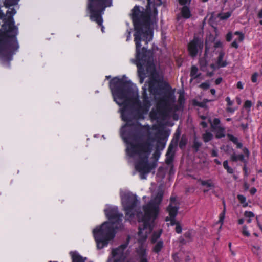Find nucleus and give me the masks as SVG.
I'll return each instance as SVG.
<instances>
[{"label": "nucleus", "instance_id": "nucleus-1", "mask_svg": "<svg viewBox=\"0 0 262 262\" xmlns=\"http://www.w3.org/2000/svg\"><path fill=\"white\" fill-rule=\"evenodd\" d=\"M147 4L144 11H140V7L136 5L132 10V18L135 28L134 34L136 44V66L140 84L144 82L146 77L144 66L147 65V71L149 68L154 70V66L150 63V57L147 55V48H141V41L147 45L152 39L153 30L150 28L152 9L151 7V0H147Z\"/></svg>", "mask_w": 262, "mask_h": 262}, {"label": "nucleus", "instance_id": "nucleus-2", "mask_svg": "<svg viewBox=\"0 0 262 262\" xmlns=\"http://www.w3.org/2000/svg\"><path fill=\"white\" fill-rule=\"evenodd\" d=\"M16 13L13 8L7 11V21L0 29V60L3 63L9 64L19 48L17 38L18 28L15 25L13 18Z\"/></svg>", "mask_w": 262, "mask_h": 262}, {"label": "nucleus", "instance_id": "nucleus-3", "mask_svg": "<svg viewBox=\"0 0 262 262\" xmlns=\"http://www.w3.org/2000/svg\"><path fill=\"white\" fill-rule=\"evenodd\" d=\"M131 82L125 81L117 77H114L110 81L109 87L112 92L114 101L117 102V99L127 101V105L130 104V107L136 113V117L140 119H144L146 115V111H143L142 102L138 95L129 98L132 93Z\"/></svg>", "mask_w": 262, "mask_h": 262}, {"label": "nucleus", "instance_id": "nucleus-4", "mask_svg": "<svg viewBox=\"0 0 262 262\" xmlns=\"http://www.w3.org/2000/svg\"><path fill=\"white\" fill-rule=\"evenodd\" d=\"M105 214L110 222H105L93 230L97 247L101 249L107 246L108 242L115 236L114 225L122 222L123 214L118 212L117 207H110L104 210Z\"/></svg>", "mask_w": 262, "mask_h": 262}, {"label": "nucleus", "instance_id": "nucleus-5", "mask_svg": "<svg viewBox=\"0 0 262 262\" xmlns=\"http://www.w3.org/2000/svg\"><path fill=\"white\" fill-rule=\"evenodd\" d=\"M163 197V192H158L153 201H150L143 206L144 213L140 212L137 214L139 223L138 234L143 241L147 239L148 235L153 230L152 223L158 217L159 211V205L162 202Z\"/></svg>", "mask_w": 262, "mask_h": 262}, {"label": "nucleus", "instance_id": "nucleus-6", "mask_svg": "<svg viewBox=\"0 0 262 262\" xmlns=\"http://www.w3.org/2000/svg\"><path fill=\"white\" fill-rule=\"evenodd\" d=\"M111 5V2L110 0H88L87 10L90 13V19L101 26L103 32L104 27L102 25V15L105 8Z\"/></svg>", "mask_w": 262, "mask_h": 262}, {"label": "nucleus", "instance_id": "nucleus-7", "mask_svg": "<svg viewBox=\"0 0 262 262\" xmlns=\"http://www.w3.org/2000/svg\"><path fill=\"white\" fill-rule=\"evenodd\" d=\"M120 196L126 220L132 219L135 216L134 210L139 203L137 196L130 192H123Z\"/></svg>", "mask_w": 262, "mask_h": 262}, {"label": "nucleus", "instance_id": "nucleus-8", "mask_svg": "<svg viewBox=\"0 0 262 262\" xmlns=\"http://www.w3.org/2000/svg\"><path fill=\"white\" fill-rule=\"evenodd\" d=\"M136 142L135 143L133 142L127 146V154L131 157L135 155H138L140 157L143 156L149 157L152 150L151 144L148 141L142 142L138 141Z\"/></svg>", "mask_w": 262, "mask_h": 262}, {"label": "nucleus", "instance_id": "nucleus-9", "mask_svg": "<svg viewBox=\"0 0 262 262\" xmlns=\"http://www.w3.org/2000/svg\"><path fill=\"white\" fill-rule=\"evenodd\" d=\"M148 90L150 93L154 95H161L163 90L170 88V85L166 82L161 80L158 77L151 75L148 82Z\"/></svg>", "mask_w": 262, "mask_h": 262}, {"label": "nucleus", "instance_id": "nucleus-10", "mask_svg": "<svg viewBox=\"0 0 262 262\" xmlns=\"http://www.w3.org/2000/svg\"><path fill=\"white\" fill-rule=\"evenodd\" d=\"M204 47V40L201 36L194 34L193 38L187 44L188 54L192 58H195L199 53L202 52Z\"/></svg>", "mask_w": 262, "mask_h": 262}, {"label": "nucleus", "instance_id": "nucleus-11", "mask_svg": "<svg viewBox=\"0 0 262 262\" xmlns=\"http://www.w3.org/2000/svg\"><path fill=\"white\" fill-rule=\"evenodd\" d=\"M148 159V157L147 156L140 157L139 160L135 165L136 169L140 172L142 179L145 178L144 175L149 173L157 165L156 161L149 163Z\"/></svg>", "mask_w": 262, "mask_h": 262}, {"label": "nucleus", "instance_id": "nucleus-12", "mask_svg": "<svg viewBox=\"0 0 262 262\" xmlns=\"http://www.w3.org/2000/svg\"><path fill=\"white\" fill-rule=\"evenodd\" d=\"M135 122L125 123L122 126L120 134L124 142L128 146L132 141H135V132L134 130Z\"/></svg>", "mask_w": 262, "mask_h": 262}, {"label": "nucleus", "instance_id": "nucleus-13", "mask_svg": "<svg viewBox=\"0 0 262 262\" xmlns=\"http://www.w3.org/2000/svg\"><path fill=\"white\" fill-rule=\"evenodd\" d=\"M119 106H122L121 109V116L122 120L126 123L134 122L133 119H140L136 117V113L130 106L127 105V101L120 103L118 101L115 102Z\"/></svg>", "mask_w": 262, "mask_h": 262}, {"label": "nucleus", "instance_id": "nucleus-14", "mask_svg": "<svg viewBox=\"0 0 262 262\" xmlns=\"http://www.w3.org/2000/svg\"><path fill=\"white\" fill-rule=\"evenodd\" d=\"M171 106V102L161 98H159L156 104L158 112L162 115H166L167 113L172 111Z\"/></svg>", "mask_w": 262, "mask_h": 262}, {"label": "nucleus", "instance_id": "nucleus-15", "mask_svg": "<svg viewBox=\"0 0 262 262\" xmlns=\"http://www.w3.org/2000/svg\"><path fill=\"white\" fill-rule=\"evenodd\" d=\"M147 84L145 83L144 85L142 87L141 95V98L142 99V107L143 108V111H146V114L148 113L151 106V100L147 92Z\"/></svg>", "mask_w": 262, "mask_h": 262}, {"label": "nucleus", "instance_id": "nucleus-16", "mask_svg": "<svg viewBox=\"0 0 262 262\" xmlns=\"http://www.w3.org/2000/svg\"><path fill=\"white\" fill-rule=\"evenodd\" d=\"M149 129L148 125H142L140 122H135L134 130L135 132V141H138L145 135L146 130Z\"/></svg>", "mask_w": 262, "mask_h": 262}, {"label": "nucleus", "instance_id": "nucleus-17", "mask_svg": "<svg viewBox=\"0 0 262 262\" xmlns=\"http://www.w3.org/2000/svg\"><path fill=\"white\" fill-rule=\"evenodd\" d=\"M181 135L180 131L177 129L175 132L174 136L171 141V142L168 146L166 154H171L172 153L175 154V149L177 147L179 140Z\"/></svg>", "mask_w": 262, "mask_h": 262}, {"label": "nucleus", "instance_id": "nucleus-18", "mask_svg": "<svg viewBox=\"0 0 262 262\" xmlns=\"http://www.w3.org/2000/svg\"><path fill=\"white\" fill-rule=\"evenodd\" d=\"M163 95L160 98L165 99L167 101L173 103L176 101V97L174 95V92L171 90V87L170 88H167L166 90H163Z\"/></svg>", "mask_w": 262, "mask_h": 262}, {"label": "nucleus", "instance_id": "nucleus-19", "mask_svg": "<svg viewBox=\"0 0 262 262\" xmlns=\"http://www.w3.org/2000/svg\"><path fill=\"white\" fill-rule=\"evenodd\" d=\"M191 2V0H187V3L183 5V7L181 9V14L182 17L185 19H188L191 16V13L188 6H186V4H189Z\"/></svg>", "mask_w": 262, "mask_h": 262}, {"label": "nucleus", "instance_id": "nucleus-20", "mask_svg": "<svg viewBox=\"0 0 262 262\" xmlns=\"http://www.w3.org/2000/svg\"><path fill=\"white\" fill-rule=\"evenodd\" d=\"M179 207L173 206L169 204L167 207V211L169 213L170 218H176L178 211Z\"/></svg>", "mask_w": 262, "mask_h": 262}, {"label": "nucleus", "instance_id": "nucleus-21", "mask_svg": "<svg viewBox=\"0 0 262 262\" xmlns=\"http://www.w3.org/2000/svg\"><path fill=\"white\" fill-rule=\"evenodd\" d=\"M72 262H85L86 258H83L76 252H71Z\"/></svg>", "mask_w": 262, "mask_h": 262}, {"label": "nucleus", "instance_id": "nucleus-22", "mask_svg": "<svg viewBox=\"0 0 262 262\" xmlns=\"http://www.w3.org/2000/svg\"><path fill=\"white\" fill-rule=\"evenodd\" d=\"M215 132V136L216 139H221L225 137V129L223 127L219 126L216 129H212Z\"/></svg>", "mask_w": 262, "mask_h": 262}, {"label": "nucleus", "instance_id": "nucleus-23", "mask_svg": "<svg viewBox=\"0 0 262 262\" xmlns=\"http://www.w3.org/2000/svg\"><path fill=\"white\" fill-rule=\"evenodd\" d=\"M226 136L229 140L236 145V147L237 148L241 149L242 148L243 144L241 142H238V138L237 137L234 136L232 134L230 133L227 134Z\"/></svg>", "mask_w": 262, "mask_h": 262}, {"label": "nucleus", "instance_id": "nucleus-24", "mask_svg": "<svg viewBox=\"0 0 262 262\" xmlns=\"http://www.w3.org/2000/svg\"><path fill=\"white\" fill-rule=\"evenodd\" d=\"M224 56V53L223 52H221L219 53V55L217 59L216 64L218 68H224L227 66V62L226 61H223V58Z\"/></svg>", "mask_w": 262, "mask_h": 262}, {"label": "nucleus", "instance_id": "nucleus-25", "mask_svg": "<svg viewBox=\"0 0 262 262\" xmlns=\"http://www.w3.org/2000/svg\"><path fill=\"white\" fill-rule=\"evenodd\" d=\"M127 247V244H124L120 245L118 248L113 249L112 255L113 257H115L120 253H123L124 250Z\"/></svg>", "mask_w": 262, "mask_h": 262}, {"label": "nucleus", "instance_id": "nucleus-26", "mask_svg": "<svg viewBox=\"0 0 262 262\" xmlns=\"http://www.w3.org/2000/svg\"><path fill=\"white\" fill-rule=\"evenodd\" d=\"M230 159L233 162H237L238 160L247 163V161L245 159V157L243 154L236 155L235 154H232L230 157Z\"/></svg>", "mask_w": 262, "mask_h": 262}, {"label": "nucleus", "instance_id": "nucleus-27", "mask_svg": "<svg viewBox=\"0 0 262 262\" xmlns=\"http://www.w3.org/2000/svg\"><path fill=\"white\" fill-rule=\"evenodd\" d=\"M160 145L161 146V149L162 150L163 149H164V148L165 147V143H162V142H160L159 141L158 142V145H157V147L156 149V150L155 151V152H154L153 154V157L154 158V159L156 160V162H157V161L159 159V158H160V155H161V153L160 152V151L159 150V149H158V148L159 147V145Z\"/></svg>", "mask_w": 262, "mask_h": 262}, {"label": "nucleus", "instance_id": "nucleus-28", "mask_svg": "<svg viewBox=\"0 0 262 262\" xmlns=\"http://www.w3.org/2000/svg\"><path fill=\"white\" fill-rule=\"evenodd\" d=\"M198 71V69L196 66H193L191 67L190 73L191 80L196 79L199 77L200 74L197 75Z\"/></svg>", "mask_w": 262, "mask_h": 262}, {"label": "nucleus", "instance_id": "nucleus-29", "mask_svg": "<svg viewBox=\"0 0 262 262\" xmlns=\"http://www.w3.org/2000/svg\"><path fill=\"white\" fill-rule=\"evenodd\" d=\"M162 232V230L161 229L160 230L154 232V233H152L151 237V243H155L156 242V241L161 236Z\"/></svg>", "mask_w": 262, "mask_h": 262}, {"label": "nucleus", "instance_id": "nucleus-30", "mask_svg": "<svg viewBox=\"0 0 262 262\" xmlns=\"http://www.w3.org/2000/svg\"><path fill=\"white\" fill-rule=\"evenodd\" d=\"M138 262H149L145 250H143L139 254Z\"/></svg>", "mask_w": 262, "mask_h": 262}, {"label": "nucleus", "instance_id": "nucleus-31", "mask_svg": "<svg viewBox=\"0 0 262 262\" xmlns=\"http://www.w3.org/2000/svg\"><path fill=\"white\" fill-rule=\"evenodd\" d=\"M213 139V134L209 132H206L203 134V140L205 143H207Z\"/></svg>", "mask_w": 262, "mask_h": 262}, {"label": "nucleus", "instance_id": "nucleus-32", "mask_svg": "<svg viewBox=\"0 0 262 262\" xmlns=\"http://www.w3.org/2000/svg\"><path fill=\"white\" fill-rule=\"evenodd\" d=\"M202 143L199 141H198L196 138L195 137L193 141V144L192 146V148L193 149L194 151L196 152L199 150L200 148L202 146Z\"/></svg>", "mask_w": 262, "mask_h": 262}, {"label": "nucleus", "instance_id": "nucleus-33", "mask_svg": "<svg viewBox=\"0 0 262 262\" xmlns=\"http://www.w3.org/2000/svg\"><path fill=\"white\" fill-rule=\"evenodd\" d=\"M224 208L222 212L219 215V223L221 224V225H223L224 223V220L226 214V204L224 201L223 202Z\"/></svg>", "mask_w": 262, "mask_h": 262}, {"label": "nucleus", "instance_id": "nucleus-34", "mask_svg": "<svg viewBox=\"0 0 262 262\" xmlns=\"http://www.w3.org/2000/svg\"><path fill=\"white\" fill-rule=\"evenodd\" d=\"M19 0H5L4 5L6 8H10L11 6L16 5Z\"/></svg>", "mask_w": 262, "mask_h": 262}, {"label": "nucleus", "instance_id": "nucleus-35", "mask_svg": "<svg viewBox=\"0 0 262 262\" xmlns=\"http://www.w3.org/2000/svg\"><path fill=\"white\" fill-rule=\"evenodd\" d=\"M188 142V140L187 138L183 135L181 138L180 141L179 143V147L181 149H183L185 148L186 145H187Z\"/></svg>", "mask_w": 262, "mask_h": 262}, {"label": "nucleus", "instance_id": "nucleus-36", "mask_svg": "<svg viewBox=\"0 0 262 262\" xmlns=\"http://www.w3.org/2000/svg\"><path fill=\"white\" fill-rule=\"evenodd\" d=\"M237 198L244 208H246L248 206V203L246 202V198L242 194H238Z\"/></svg>", "mask_w": 262, "mask_h": 262}, {"label": "nucleus", "instance_id": "nucleus-37", "mask_svg": "<svg viewBox=\"0 0 262 262\" xmlns=\"http://www.w3.org/2000/svg\"><path fill=\"white\" fill-rule=\"evenodd\" d=\"M163 246V243L162 241H158L153 248V251L158 253L162 249Z\"/></svg>", "mask_w": 262, "mask_h": 262}, {"label": "nucleus", "instance_id": "nucleus-38", "mask_svg": "<svg viewBox=\"0 0 262 262\" xmlns=\"http://www.w3.org/2000/svg\"><path fill=\"white\" fill-rule=\"evenodd\" d=\"M201 185L204 186H206L208 188L214 187V184L212 183V180L211 179H208L207 180H201Z\"/></svg>", "mask_w": 262, "mask_h": 262}, {"label": "nucleus", "instance_id": "nucleus-39", "mask_svg": "<svg viewBox=\"0 0 262 262\" xmlns=\"http://www.w3.org/2000/svg\"><path fill=\"white\" fill-rule=\"evenodd\" d=\"M174 153H172L171 154H166L165 163L167 165L172 164L174 160Z\"/></svg>", "mask_w": 262, "mask_h": 262}, {"label": "nucleus", "instance_id": "nucleus-40", "mask_svg": "<svg viewBox=\"0 0 262 262\" xmlns=\"http://www.w3.org/2000/svg\"><path fill=\"white\" fill-rule=\"evenodd\" d=\"M223 165L224 168L227 170V173L229 174H233L234 172V169L229 166L228 162L227 160H225L223 163Z\"/></svg>", "mask_w": 262, "mask_h": 262}, {"label": "nucleus", "instance_id": "nucleus-41", "mask_svg": "<svg viewBox=\"0 0 262 262\" xmlns=\"http://www.w3.org/2000/svg\"><path fill=\"white\" fill-rule=\"evenodd\" d=\"M199 65L200 68L202 70H204V69L206 68L207 66L208 62L205 57L203 58H201L199 59Z\"/></svg>", "mask_w": 262, "mask_h": 262}, {"label": "nucleus", "instance_id": "nucleus-42", "mask_svg": "<svg viewBox=\"0 0 262 262\" xmlns=\"http://www.w3.org/2000/svg\"><path fill=\"white\" fill-rule=\"evenodd\" d=\"M209 101H210V100H209L208 99H205L204 101H203V102H199V101L195 100L193 102V104L194 105L199 106L202 108H206L207 107L206 103L208 102H209Z\"/></svg>", "mask_w": 262, "mask_h": 262}, {"label": "nucleus", "instance_id": "nucleus-43", "mask_svg": "<svg viewBox=\"0 0 262 262\" xmlns=\"http://www.w3.org/2000/svg\"><path fill=\"white\" fill-rule=\"evenodd\" d=\"M221 123L220 120L219 118H215L213 119L212 123L211 124V129H216V128L220 126L219 125Z\"/></svg>", "mask_w": 262, "mask_h": 262}, {"label": "nucleus", "instance_id": "nucleus-44", "mask_svg": "<svg viewBox=\"0 0 262 262\" xmlns=\"http://www.w3.org/2000/svg\"><path fill=\"white\" fill-rule=\"evenodd\" d=\"M231 16V12H227L226 13H220L219 14V17L221 20H226L229 18Z\"/></svg>", "mask_w": 262, "mask_h": 262}, {"label": "nucleus", "instance_id": "nucleus-45", "mask_svg": "<svg viewBox=\"0 0 262 262\" xmlns=\"http://www.w3.org/2000/svg\"><path fill=\"white\" fill-rule=\"evenodd\" d=\"M252 105V102L250 100H246L244 104V107L247 110V112H249L250 111V108Z\"/></svg>", "mask_w": 262, "mask_h": 262}, {"label": "nucleus", "instance_id": "nucleus-46", "mask_svg": "<svg viewBox=\"0 0 262 262\" xmlns=\"http://www.w3.org/2000/svg\"><path fill=\"white\" fill-rule=\"evenodd\" d=\"M184 236L186 239H187L188 242H190L192 240V232L190 230H188L184 234Z\"/></svg>", "mask_w": 262, "mask_h": 262}, {"label": "nucleus", "instance_id": "nucleus-47", "mask_svg": "<svg viewBox=\"0 0 262 262\" xmlns=\"http://www.w3.org/2000/svg\"><path fill=\"white\" fill-rule=\"evenodd\" d=\"M178 103L179 104L181 105L182 107H184V105L185 103V98L183 94H180L178 98Z\"/></svg>", "mask_w": 262, "mask_h": 262}, {"label": "nucleus", "instance_id": "nucleus-48", "mask_svg": "<svg viewBox=\"0 0 262 262\" xmlns=\"http://www.w3.org/2000/svg\"><path fill=\"white\" fill-rule=\"evenodd\" d=\"M171 107L172 108V111H173L174 112H176L183 108V107H182V106L180 104H171Z\"/></svg>", "mask_w": 262, "mask_h": 262}, {"label": "nucleus", "instance_id": "nucleus-49", "mask_svg": "<svg viewBox=\"0 0 262 262\" xmlns=\"http://www.w3.org/2000/svg\"><path fill=\"white\" fill-rule=\"evenodd\" d=\"M158 15V10L157 8L155 6V4L153 6V10L152 11L151 14V23H152V20L157 17Z\"/></svg>", "mask_w": 262, "mask_h": 262}, {"label": "nucleus", "instance_id": "nucleus-50", "mask_svg": "<svg viewBox=\"0 0 262 262\" xmlns=\"http://www.w3.org/2000/svg\"><path fill=\"white\" fill-rule=\"evenodd\" d=\"M234 35H238V40L239 41L241 42L242 41H243V40L244 39V34L243 33H242V32H239V31H236L234 32Z\"/></svg>", "mask_w": 262, "mask_h": 262}, {"label": "nucleus", "instance_id": "nucleus-51", "mask_svg": "<svg viewBox=\"0 0 262 262\" xmlns=\"http://www.w3.org/2000/svg\"><path fill=\"white\" fill-rule=\"evenodd\" d=\"M242 233L244 236H245L246 237L250 236V233H249V231H248V228L246 225L243 226Z\"/></svg>", "mask_w": 262, "mask_h": 262}, {"label": "nucleus", "instance_id": "nucleus-52", "mask_svg": "<svg viewBox=\"0 0 262 262\" xmlns=\"http://www.w3.org/2000/svg\"><path fill=\"white\" fill-rule=\"evenodd\" d=\"M199 86L203 90H207L210 87V84L208 82H204L202 83Z\"/></svg>", "mask_w": 262, "mask_h": 262}, {"label": "nucleus", "instance_id": "nucleus-53", "mask_svg": "<svg viewBox=\"0 0 262 262\" xmlns=\"http://www.w3.org/2000/svg\"><path fill=\"white\" fill-rule=\"evenodd\" d=\"M7 16L5 15L3 11L0 10V19L2 20L3 24H5L7 21Z\"/></svg>", "mask_w": 262, "mask_h": 262}, {"label": "nucleus", "instance_id": "nucleus-54", "mask_svg": "<svg viewBox=\"0 0 262 262\" xmlns=\"http://www.w3.org/2000/svg\"><path fill=\"white\" fill-rule=\"evenodd\" d=\"M244 216L246 217L251 218L254 216V214L251 211H246L244 212Z\"/></svg>", "mask_w": 262, "mask_h": 262}, {"label": "nucleus", "instance_id": "nucleus-55", "mask_svg": "<svg viewBox=\"0 0 262 262\" xmlns=\"http://www.w3.org/2000/svg\"><path fill=\"white\" fill-rule=\"evenodd\" d=\"M166 221H170V223L171 225H177L178 223H179V222H177L175 218H170L166 217Z\"/></svg>", "mask_w": 262, "mask_h": 262}, {"label": "nucleus", "instance_id": "nucleus-56", "mask_svg": "<svg viewBox=\"0 0 262 262\" xmlns=\"http://www.w3.org/2000/svg\"><path fill=\"white\" fill-rule=\"evenodd\" d=\"M175 231L178 234H180L182 232V228L180 223H178L176 225Z\"/></svg>", "mask_w": 262, "mask_h": 262}, {"label": "nucleus", "instance_id": "nucleus-57", "mask_svg": "<svg viewBox=\"0 0 262 262\" xmlns=\"http://www.w3.org/2000/svg\"><path fill=\"white\" fill-rule=\"evenodd\" d=\"M225 101L227 102V106H231L233 104V101L230 100L229 97H227Z\"/></svg>", "mask_w": 262, "mask_h": 262}, {"label": "nucleus", "instance_id": "nucleus-58", "mask_svg": "<svg viewBox=\"0 0 262 262\" xmlns=\"http://www.w3.org/2000/svg\"><path fill=\"white\" fill-rule=\"evenodd\" d=\"M232 39V34L231 32H228L226 36V39L228 42L230 41Z\"/></svg>", "mask_w": 262, "mask_h": 262}, {"label": "nucleus", "instance_id": "nucleus-59", "mask_svg": "<svg viewBox=\"0 0 262 262\" xmlns=\"http://www.w3.org/2000/svg\"><path fill=\"white\" fill-rule=\"evenodd\" d=\"M257 76H258V74L257 73H254V74H253V75H252V77H251V81L253 82H254V83L256 82Z\"/></svg>", "mask_w": 262, "mask_h": 262}, {"label": "nucleus", "instance_id": "nucleus-60", "mask_svg": "<svg viewBox=\"0 0 262 262\" xmlns=\"http://www.w3.org/2000/svg\"><path fill=\"white\" fill-rule=\"evenodd\" d=\"M172 258L174 262H180V258L177 253L172 255Z\"/></svg>", "mask_w": 262, "mask_h": 262}, {"label": "nucleus", "instance_id": "nucleus-61", "mask_svg": "<svg viewBox=\"0 0 262 262\" xmlns=\"http://www.w3.org/2000/svg\"><path fill=\"white\" fill-rule=\"evenodd\" d=\"M231 47L234 48L235 49H237L238 48V45L237 43V41L236 40H235L234 41H233L231 44Z\"/></svg>", "mask_w": 262, "mask_h": 262}, {"label": "nucleus", "instance_id": "nucleus-62", "mask_svg": "<svg viewBox=\"0 0 262 262\" xmlns=\"http://www.w3.org/2000/svg\"><path fill=\"white\" fill-rule=\"evenodd\" d=\"M226 110L227 112L232 114L235 112V109L231 107V106H227Z\"/></svg>", "mask_w": 262, "mask_h": 262}, {"label": "nucleus", "instance_id": "nucleus-63", "mask_svg": "<svg viewBox=\"0 0 262 262\" xmlns=\"http://www.w3.org/2000/svg\"><path fill=\"white\" fill-rule=\"evenodd\" d=\"M214 47L215 48H221L222 47V43L220 41H217L215 42Z\"/></svg>", "mask_w": 262, "mask_h": 262}, {"label": "nucleus", "instance_id": "nucleus-64", "mask_svg": "<svg viewBox=\"0 0 262 262\" xmlns=\"http://www.w3.org/2000/svg\"><path fill=\"white\" fill-rule=\"evenodd\" d=\"M246 164L247 163H245L244 167L243 168V170L244 172V176H246V177L248 176V169H247V168L246 166Z\"/></svg>", "mask_w": 262, "mask_h": 262}]
</instances>
